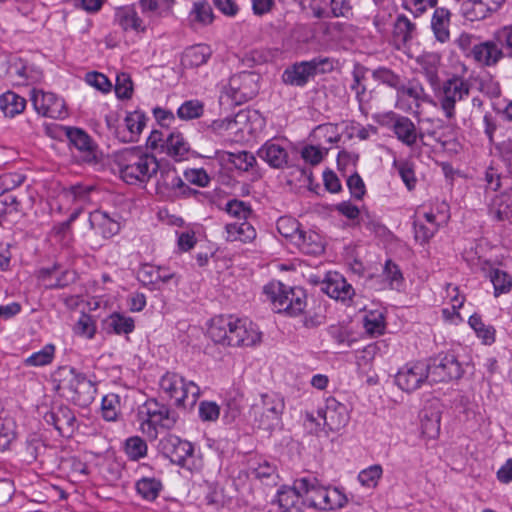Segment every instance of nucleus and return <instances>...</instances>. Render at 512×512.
<instances>
[{
    "instance_id": "obj_25",
    "label": "nucleus",
    "mask_w": 512,
    "mask_h": 512,
    "mask_svg": "<svg viewBox=\"0 0 512 512\" xmlns=\"http://www.w3.org/2000/svg\"><path fill=\"white\" fill-rule=\"evenodd\" d=\"M89 224L96 233L101 234L104 238H110L120 230L118 220L100 210L90 213Z\"/></svg>"
},
{
    "instance_id": "obj_57",
    "label": "nucleus",
    "mask_w": 512,
    "mask_h": 512,
    "mask_svg": "<svg viewBox=\"0 0 512 512\" xmlns=\"http://www.w3.org/2000/svg\"><path fill=\"white\" fill-rule=\"evenodd\" d=\"M438 230V224H426L420 219L414 222L415 239L421 243L428 242Z\"/></svg>"
},
{
    "instance_id": "obj_16",
    "label": "nucleus",
    "mask_w": 512,
    "mask_h": 512,
    "mask_svg": "<svg viewBox=\"0 0 512 512\" xmlns=\"http://www.w3.org/2000/svg\"><path fill=\"white\" fill-rule=\"evenodd\" d=\"M30 99L36 112L42 116L58 119L67 114L64 101L54 93L33 89Z\"/></svg>"
},
{
    "instance_id": "obj_35",
    "label": "nucleus",
    "mask_w": 512,
    "mask_h": 512,
    "mask_svg": "<svg viewBox=\"0 0 512 512\" xmlns=\"http://www.w3.org/2000/svg\"><path fill=\"white\" fill-rule=\"evenodd\" d=\"M115 21L124 30L143 31L142 20L132 7H122L116 11Z\"/></svg>"
},
{
    "instance_id": "obj_51",
    "label": "nucleus",
    "mask_w": 512,
    "mask_h": 512,
    "mask_svg": "<svg viewBox=\"0 0 512 512\" xmlns=\"http://www.w3.org/2000/svg\"><path fill=\"white\" fill-rule=\"evenodd\" d=\"M224 210L229 216L235 218L238 221H246V219L252 213V210L248 204L237 199L229 200L226 203Z\"/></svg>"
},
{
    "instance_id": "obj_28",
    "label": "nucleus",
    "mask_w": 512,
    "mask_h": 512,
    "mask_svg": "<svg viewBox=\"0 0 512 512\" xmlns=\"http://www.w3.org/2000/svg\"><path fill=\"white\" fill-rule=\"evenodd\" d=\"M450 11L446 8H437L431 19V28L435 35V38L441 42L445 43L450 38Z\"/></svg>"
},
{
    "instance_id": "obj_13",
    "label": "nucleus",
    "mask_w": 512,
    "mask_h": 512,
    "mask_svg": "<svg viewBox=\"0 0 512 512\" xmlns=\"http://www.w3.org/2000/svg\"><path fill=\"white\" fill-rule=\"evenodd\" d=\"M429 365L430 384L459 379L463 369L456 356L451 353L440 354Z\"/></svg>"
},
{
    "instance_id": "obj_45",
    "label": "nucleus",
    "mask_w": 512,
    "mask_h": 512,
    "mask_svg": "<svg viewBox=\"0 0 512 512\" xmlns=\"http://www.w3.org/2000/svg\"><path fill=\"white\" fill-rule=\"evenodd\" d=\"M251 473L255 478L265 482L267 485L276 484L278 475L276 467L268 461L258 463L257 466L251 468Z\"/></svg>"
},
{
    "instance_id": "obj_61",
    "label": "nucleus",
    "mask_w": 512,
    "mask_h": 512,
    "mask_svg": "<svg viewBox=\"0 0 512 512\" xmlns=\"http://www.w3.org/2000/svg\"><path fill=\"white\" fill-rule=\"evenodd\" d=\"M7 73L18 84H24L28 79V66L21 59L15 60L9 65Z\"/></svg>"
},
{
    "instance_id": "obj_23",
    "label": "nucleus",
    "mask_w": 512,
    "mask_h": 512,
    "mask_svg": "<svg viewBox=\"0 0 512 512\" xmlns=\"http://www.w3.org/2000/svg\"><path fill=\"white\" fill-rule=\"evenodd\" d=\"M322 290L330 298L341 301L349 300L354 295L353 287L338 273L328 275L326 281L322 284Z\"/></svg>"
},
{
    "instance_id": "obj_46",
    "label": "nucleus",
    "mask_w": 512,
    "mask_h": 512,
    "mask_svg": "<svg viewBox=\"0 0 512 512\" xmlns=\"http://www.w3.org/2000/svg\"><path fill=\"white\" fill-rule=\"evenodd\" d=\"M204 105L199 100H188L181 104L177 110V116L181 120H193L202 116Z\"/></svg>"
},
{
    "instance_id": "obj_64",
    "label": "nucleus",
    "mask_w": 512,
    "mask_h": 512,
    "mask_svg": "<svg viewBox=\"0 0 512 512\" xmlns=\"http://www.w3.org/2000/svg\"><path fill=\"white\" fill-rule=\"evenodd\" d=\"M394 165L398 169V173L406 187L412 190L416 185V177L412 165L408 162H395Z\"/></svg>"
},
{
    "instance_id": "obj_53",
    "label": "nucleus",
    "mask_w": 512,
    "mask_h": 512,
    "mask_svg": "<svg viewBox=\"0 0 512 512\" xmlns=\"http://www.w3.org/2000/svg\"><path fill=\"white\" fill-rule=\"evenodd\" d=\"M494 39L504 49L507 58H512V25H506L497 29L494 33Z\"/></svg>"
},
{
    "instance_id": "obj_31",
    "label": "nucleus",
    "mask_w": 512,
    "mask_h": 512,
    "mask_svg": "<svg viewBox=\"0 0 512 512\" xmlns=\"http://www.w3.org/2000/svg\"><path fill=\"white\" fill-rule=\"evenodd\" d=\"M176 419V414L166 407L153 419L143 421L142 430L151 436H156V428L158 426L165 429H171L175 425Z\"/></svg>"
},
{
    "instance_id": "obj_39",
    "label": "nucleus",
    "mask_w": 512,
    "mask_h": 512,
    "mask_svg": "<svg viewBox=\"0 0 512 512\" xmlns=\"http://www.w3.org/2000/svg\"><path fill=\"white\" fill-rule=\"evenodd\" d=\"M508 194L496 196L489 208L493 217L499 221L512 217V206Z\"/></svg>"
},
{
    "instance_id": "obj_49",
    "label": "nucleus",
    "mask_w": 512,
    "mask_h": 512,
    "mask_svg": "<svg viewBox=\"0 0 512 512\" xmlns=\"http://www.w3.org/2000/svg\"><path fill=\"white\" fill-rule=\"evenodd\" d=\"M372 77L374 80L379 81L382 84L395 89L396 91L401 88V84L403 83L399 75L384 67H380L374 70L372 72Z\"/></svg>"
},
{
    "instance_id": "obj_14",
    "label": "nucleus",
    "mask_w": 512,
    "mask_h": 512,
    "mask_svg": "<svg viewBox=\"0 0 512 512\" xmlns=\"http://www.w3.org/2000/svg\"><path fill=\"white\" fill-rule=\"evenodd\" d=\"M430 383L429 365L424 362H411L404 365L395 375L396 385L405 392H413Z\"/></svg>"
},
{
    "instance_id": "obj_21",
    "label": "nucleus",
    "mask_w": 512,
    "mask_h": 512,
    "mask_svg": "<svg viewBox=\"0 0 512 512\" xmlns=\"http://www.w3.org/2000/svg\"><path fill=\"white\" fill-rule=\"evenodd\" d=\"M322 416L325 425L331 431H339L347 425L350 419L347 406L333 397L326 400Z\"/></svg>"
},
{
    "instance_id": "obj_52",
    "label": "nucleus",
    "mask_w": 512,
    "mask_h": 512,
    "mask_svg": "<svg viewBox=\"0 0 512 512\" xmlns=\"http://www.w3.org/2000/svg\"><path fill=\"white\" fill-rule=\"evenodd\" d=\"M228 161L240 171H248L256 163L254 155L247 151H240L236 153H229Z\"/></svg>"
},
{
    "instance_id": "obj_1",
    "label": "nucleus",
    "mask_w": 512,
    "mask_h": 512,
    "mask_svg": "<svg viewBox=\"0 0 512 512\" xmlns=\"http://www.w3.org/2000/svg\"><path fill=\"white\" fill-rule=\"evenodd\" d=\"M208 334L215 343L228 346H254L261 340V333L254 323L232 315L214 317Z\"/></svg>"
},
{
    "instance_id": "obj_32",
    "label": "nucleus",
    "mask_w": 512,
    "mask_h": 512,
    "mask_svg": "<svg viewBox=\"0 0 512 512\" xmlns=\"http://www.w3.org/2000/svg\"><path fill=\"white\" fill-rule=\"evenodd\" d=\"M165 143L164 153L177 160H181L189 152L188 142L178 131L169 132Z\"/></svg>"
},
{
    "instance_id": "obj_6",
    "label": "nucleus",
    "mask_w": 512,
    "mask_h": 512,
    "mask_svg": "<svg viewBox=\"0 0 512 512\" xmlns=\"http://www.w3.org/2000/svg\"><path fill=\"white\" fill-rule=\"evenodd\" d=\"M298 488L304 490L305 501L320 510H334L342 508L346 502V495L338 488L324 487L316 478L303 477L298 479Z\"/></svg>"
},
{
    "instance_id": "obj_20",
    "label": "nucleus",
    "mask_w": 512,
    "mask_h": 512,
    "mask_svg": "<svg viewBox=\"0 0 512 512\" xmlns=\"http://www.w3.org/2000/svg\"><path fill=\"white\" fill-rule=\"evenodd\" d=\"M499 43L494 39L487 40L476 44L472 47L471 55L473 59L485 67H492L497 65L503 58H506Z\"/></svg>"
},
{
    "instance_id": "obj_4",
    "label": "nucleus",
    "mask_w": 512,
    "mask_h": 512,
    "mask_svg": "<svg viewBox=\"0 0 512 512\" xmlns=\"http://www.w3.org/2000/svg\"><path fill=\"white\" fill-rule=\"evenodd\" d=\"M284 397L276 392L261 394L250 407V416L258 428L271 431L281 425Z\"/></svg>"
},
{
    "instance_id": "obj_3",
    "label": "nucleus",
    "mask_w": 512,
    "mask_h": 512,
    "mask_svg": "<svg viewBox=\"0 0 512 512\" xmlns=\"http://www.w3.org/2000/svg\"><path fill=\"white\" fill-rule=\"evenodd\" d=\"M472 83L460 74H453L435 89L439 108L448 120L456 117V106L466 101L471 93Z\"/></svg>"
},
{
    "instance_id": "obj_60",
    "label": "nucleus",
    "mask_w": 512,
    "mask_h": 512,
    "mask_svg": "<svg viewBox=\"0 0 512 512\" xmlns=\"http://www.w3.org/2000/svg\"><path fill=\"white\" fill-rule=\"evenodd\" d=\"M383 276L391 288H397L402 283L403 276L399 267L391 260L386 261Z\"/></svg>"
},
{
    "instance_id": "obj_56",
    "label": "nucleus",
    "mask_w": 512,
    "mask_h": 512,
    "mask_svg": "<svg viewBox=\"0 0 512 512\" xmlns=\"http://www.w3.org/2000/svg\"><path fill=\"white\" fill-rule=\"evenodd\" d=\"M277 229L282 236L291 238L293 241L297 238L296 235L301 232L299 223L288 217H281L278 219Z\"/></svg>"
},
{
    "instance_id": "obj_38",
    "label": "nucleus",
    "mask_w": 512,
    "mask_h": 512,
    "mask_svg": "<svg viewBox=\"0 0 512 512\" xmlns=\"http://www.w3.org/2000/svg\"><path fill=\"white\" fill-rule=\"evenodd\" d=\"M404 97H409L413 100L416 108H419L421 103L429 100L428 94L425 92L422 85L418 83H410L409 86L401 84V88L397 91V99L400 101Z\"/></svg>"
},
{
    "instance_id": "obj_36",
    "label": "nucleus",
    "mask_w": 512,
    "mask_h": 512,
    "mask_svg": "<svg viewBox=\"0 0 512 512\" xmlns=\"http://www.w3.org/2000/svg\"><path fill=\"white\" fill-rule=\"evenodd\" d=\"M66 136L69 142L79 151H83L91 155L94 150V144L89 135L79 128L67 127Z\"/></svg>"
},
{
    "instance_id": "obj_27",
    "label": "nucleus",
    "mask_w": 512,
    "mask_h": 512,
    "mask_svg": "<svg viewBox=\"0 0 512 512\" xmlns=\"http://www.w3.org/2000/svg\"><path fill=\"white\" fill-rule=\"evenodd\" d=\"M225 239L230 242H251L256 237L255 228L247 221L228 223L225 226Z\"/></svg>"
},
{
    "instance_id": "obj_22",
    "label": "nucleus",
    "mask_w": 512,
    "mask_h": 512,
    "mask_svg": "<svg viewBox=\"0 0 512 512\" xmlns=\"http://www.w3.org/2000/svg\"><path fill=\"white\" fill-rule=\"evenodd\" d=\"M147 117L140 111L128 113L124 119L122 130L116 131V136L123 142H135L138 140L146 125Z\"/></svg>"
},
{
    "instance_id": "obj_37",
    "label": "nucleus",
    "mask_w": 512,
    "mask_h": 512,
    "mask_svg": "<svg viewBox=\"0 0 512 512\" xmlns=\"http://www.w3.org/2000/svg\"><path fill=\"white\" fill-rule=\"evenodd\" d=\"M108 331L115 334H129L134 330V320L120 313L111 314L105 321Z\"/></svg>"
},
{
    "instance_id": "obj_33",
    "label": "nucleus",
    "mask_w": 512,
    "mask_h": 512,
    "mask_svg": "<svg viewBox=\"0 0 512 512\" xmlns=\"http://www.w3.org/2000/svg\"><path fill=\"white\" fill-rule=\"evenodd\" d=\"M26 100L20 95L8 91L0 96V109L6 117H14L24 111Z\"/></svg>"
},
{
    "instance_id": "obj_5",
    "label": "nucleus",
    "mask_w": 512,
    "mask_h": 512,
    "mask_svg": "<svg viewBox=\"0 0 512 512\" xmlns=\"http://www.w3.org/2000/svg\"><path fill=\"white\" fill-rule=\"evenodd\" d=\"M264 294L271 301L277 313L298 316L306 308V294L301 288H291L281 282H271L264 286Z\"/></svg>"
},
{
    "instance_id": "obj_30",
    "label": "nucleus",
    "mask_w": 512,
    "mask_h": 512,
    "mask_svg": "<svg viewBox=\"0 0 512 512\" xmlns=\"http://www.w3.org/2000/svg\"><path fill=\"white\" fill-rule=\"evenodd\" d=\"M417 35L416 24L405 15H398L393 29V37L397 44L406 45Z\"/></svg>"
},
{
    "instance_id": "obj_34",
    "label": "nucleus",
    "mask_w": 512,
    "mask_h": 512,
    "mask_svg": "<svg viewBox=\"0 0 512 512\" xmlns=\"http://www.w3.org/2000/svg\"><path fill=\"white\" fill-rule=\"evenodd\" d=\"M212 54L209 46L199 44L188 48L182 58L184 65L189 67H198L205 64Z\"/></svg>"
},
{
    "instance_id": "obj_17",
    "label": "nucleus",
    "mask_w": 512,
    "mask_h": 512,
    "mask_svg": "<svg viewBox=\"0 0 512 512\" xmlns=\"http://www.w3.org/2000/svg\"><path fill=\"white\" fill-rule=\"evenodd\" d=\"M48 425L54 426L60 435L70 437L76 429V417L73 411L64 405L52 408L43 415Z\"/></svg>"
},
{
    "instance_id": "obj_40",
    "label": "nucleus",
    "mask_w": 512,
    "mask_h": 512,
    "mask_svg": "<svg viewBox=\"0 0 512 512\" xmlns=\"http://www.w3.org/2000/svg\"><path fill=\"white\" fill-rule=\"evenodd\" d=\"M363 325L367 333L381 335L385 330L384 315L379 310L368 311L363 318Z\"/></svg>"
},
{
    "instance_id": "obj_2",
    "label": "nucleus",
    "mask_w": 512,
    "mask_h": 512,
    "mask_svg": "<svg viewBox=\"0 0 512 512\" xmlns=\"http://www.w3.org/2000/svg\"><path fill=\"white\" fill-rule=\"evenodd\" d=\"M114 163L120 177L128 184L147 182L159 169L156 157L139 148H130L115 154Z\"/></svg>"
},
{
    "instance_id": "obj_42",
    "label": "nucleus",
    "mask_w": 512,
    "mask_h": 512,
    "mask_svg": "<svg viewBox=\"0 0 512 512\" xmlns=\"http://www.w3.org/2000/svg\"><path fill=\"white\" fill-rule=\"evenodd\" d=\"M162 489V484L155 478H142L136 483L137 492L146 500H155Z\"/></svg>"
},
{
    "instance_id": "obj_26",
    "label": "nucleus",
    "mask_w": 512,
    "mask_h": 512,
    "mask_svg": "<svg viewBox=\"0 0 512 512\" xmlns=\"http://www.w3.org/2000/svg\"><path fill=\"white\" fill-rule=\"evenodd\" d=\"M251 117V112L248 110H240L233 117H227L224 119L214 120L209 129L218 135H221L224 131H243L244 125Z\"/></svg>"
},
{
    "instance_id": "obj_44",
    "label": "nucleus",
    "mask_w": 512,
    "mask_h": 512,
    "mask_svg": "<svg viewBox=\"0 0 512 512\" xmlns=\"http://www.w3.org/2000/svg\"><path fill=\"white\" fill-rule=\"evenodd\" d=\"M490 280L494 286L495 296L508 293L512 288V277L505 271L495 269L490 272Z\"/></svg>"
},
{
    "instance_id": "obj_29",
    "label": "nucleus",
    "mask_w": 512,
    "mask_h": 512,
    "mask_svg": "<svg viewBox=\"0 0 512 512\" xmlns=\"http://www.w3.org/2000/svg\"><path fill=\"white\" fill-rule=\"evenodd\" d=\"M296 239L294 241L295 244L299 247V249L309 255H320L324 251V245L321 239V236L313 231H303L301 230L298 235H296Z\"/></svg>"
},
{
    "instance_id": "obj_50",
    "label": "nucleus",
    "mask_w": 512,
    "mask_h": 512,
    "mask_svg": "<svg viewBox=\"0 0 512 512\" xmlns=\"http://www.w3.org/2000/svg\"><path fill=\"white\" fill-rule=\"evenodd\" d=\"M125 452L131 460H139L146 455L147 444L138 436L130 437L125 443Z\"/></svg>"
},
{
    "instance_id": "obj_55",
    "label": "nucleus",
    "mask_w": 512,
    "mask_h": 512,
    "mask_svg": "<svg viewBox=\"0 0 512 512\" xmlns=\"http://www.w3.org/2000/svg\"><path fill=\"white\" fill-rule=\"evenodd\" d=\"M133 83L127 73H119L116 76L115 93L120 99H129L132 96Z\"/></svg>"
},
{
    "instance_id": "obj_62",
    "label": "nucleus",
    "mask_w": 512,
    "mask_h": 512,
    "mask_svg": "<svg viewBox=\"0 0 512 512\" xmlns=\"http://www.w3.org/2000/svg\"><path fill=\"white\" fill-rule=\"evenodd\" d=\"M76 279V274L73 271L63 270L57 271V273L53 277V281H49L46 283L47 289H60L68 286L70 283L74 282Z\"/></svg>"
},
{
    "instance_id": "obj_47",
    "label": "nucleus",
    "mask_w": 512,
    "mask_h": 512,
    "mask_svg": "<svg viewBox=\"0 0 512 512\" xmlns=\"http://www.w3.org/2000/svg\"><path fill=\"white\" fill-rule=\"evenodd\" d=\"M101 410L105 420L115 421L120 412V397L113 393L104 396Z\"/></svg>"
},
{
    "instance_id": "obj_63",
    "label": "nucleus",
    "mask_w": 512,
    "mask_h": 512,
    "mask_svg": "<svg viewBox=\"0 0 512 512\" xmlns=\"http://www.w3.org/2000/svg\"><path fill=\"white\" fill-rule=\"evenodd\" d=\"M159 267L151 264H144L138 270V279L143 284H157L159 283Z\"/></svg>"
},
{
    "instance_id": "obj_19",
    "label": "nucleus",
    "mask_w": 512,
    "mask_h": 512,
    "mask_svg": "<svg viewBox=\"0 0 512 512\" xmlns=\"http://www.w3.org/2000/svg\"><path fill=\"white\" fill-rule=\"evenodd\" d=\"M504 0H465L461 4V15L468 21H480L497 11Z\"/></svg>"
},
{
    "instance_id": "obj_24",
    "label": "nucleus",
    "mask_w": 512,
    "mask_h": 512,
    "mask_svg": "<svg viewBox=\"0 0 512 512\" xmlns=\"http://www.w3.org/2000/svg\"><path fill=\"white\" fill-rule=\"evenodd\" d=\"M305 498L304 490L298 488V479L293 487H282L277 493V503L281 512H301V498Z\"/></svg>"
},
{
    "instance_id": "obj_43",
    "label": "nucleus",
    "mask_w": 512,
    "mask_h": 512,
    "mask_svg": "<svg viewBox=\"0 0 512 512\" xmlns=\"http://www.w3.org/2000/svg\"><path fill=\"white\" fill-rule=\"evenodd\" d=\"M55 354V347L52 344L45 345L40 351L34 352L24 360L26 366L41 367L52 362Z\"/></svg>"
},
{
    "instance_id": "obj_10",
    "label": "nucleus",
    "mask_w": 512,
    "mask_h": 512,
    "mask_svg": "<svg viewBox=\"0 0 512 512\" xmlns=\"http://www.w3.org/2000/svg\"><path fill=\"white\" fill-rule=\"evenodd\" d=\"M332 70L333 62L330 58L315 57L309 61L296 62L288 66L281 78L286 85L304 87L316 75Z\"/></svg>"
},
{
    "instance_id": "obj_7",
    "label": "nucleus",
    "mask_w": 512,
    "mask_h": 512,
    "mask_svg": "<svg viewBox=\"0 0 512 512\" xmlns=\"http://www.w3.org/2000/svg\"><path fill=\"white\" fill-rule=\"evenodd\" d=\"M62 378L58 389L62 394L79 406H88L95 398L96 388L93 382L74 368L64 367L60 370Z\"/></svg>"
},
{
    "instance_id": "obj_15",
    "label": "nucleus",
    "mask_w": 512,
    "mask_h": 512,
    "mask_svg": "<svg viewBox=\"0 0 512 512\" xmlns=\"http://www.w3.org/2000/svg\"><path fill=\"white\" fill-rule=\"evenodd\" d=\"M160 174L157 178V191L166 197L180 198L190 196L194 190H192L186 182L177 173L176 169L170 166H163L159 169Z\"/></svg>"
},
{
    "instance_id": "obj_59",
    "label": "nucleus",
    "mask_w": 512,
    "mask_h": 512,
    "mask_svg": "<svg viewBox=\"0 0 512 512\" xmlns=\"http://www.w3.org/2000/svg\"><path fill=\"white\" fill-rule=\"evenodd\" d=\"M365 70L363 67H356L353 71V83L351 84V90L355 92L356 99L360 105L366 101V87L362 84Z\"/></svg>"
},
{
    "instance_id": "obj_41",
    "label": "nucleus",
    "mask_w": 512,
    "mask_h": 512,
    "mask_svg": "<svg viewBox=\"0 0 512 512\" xmlns=\"http://www.w3.org/2000/svg\"><path fill=\"white\" fill-rule=\"evenodd\" d=\"M312 137L314 140L318 141V145L320 146L325 143H337L341 139L340 134L337 132V127L330 123L316 127L312 133Z\"/></svg>"
},
{
    "instance_id": "obj_12",
    "label": "nucleus",
    "mask_w": 512,
    "mask_h": 512,
    "mask_svg": "<svg viewBox=\"0 0 512 512\" xmlns=\"http://www.w3.org/2000/svg\"><path fill=\"white\" fill-rule=\"evenodd\" d=\"M378 123L392 130L397 139L408 147L416 144L418 139L417 129L413 121L393 111L379 115Z\"/></svg>"
},
{
    "instance_id": "obj_48",
    "label": "nucleus",
    "mask_w": 512,
    "mask_h": 512,
    "mask_svg": "<svg viewBox=\"0 0 512 512\" xmlns=\"http://www.w3.org/2000/svg\"><path fill=\"white\" fill-rule=\"evenodd\" d=\"M190 20L202 25L210 24L213 20L210 5L205 1L194 2L193 9L190 12Z\"/></svg>"
},
{
    "instance_id": "obj_9",
    "label": "nucleus",
    "mask_w": 512,
    "mask_h": 512,
    "mask_svg": "<svg viewBox=\"0 0 512 512\" xmlns=\"http://www.w3.org/2000/svg\"><path fill=\"white\" fill-rule=\"evenodd\" d=\"M163 454L170 461L190 472L200 471L203 467L202 458L195 453L194 445L176 435H169L161 441Z\"/></svg>"
},
{
    "instance_id": "obj_18",
    "label": "nucleus",
    "mask_w": 512,
    "mask_h": 512,
    "mask_svg": "<svg viewBox=\"0 0 512 512\" xmlns=\"http://www.w3.org/2000/svg\"><path fill=\"white\" fill-rule=\"evenodd\" d=\"M257 154L260 159L275 169H284L291 165L287 146L275 140L266 141Z\"/></svg>"
},
{
    "instance_id": "obj_58",
    "label": "nucleus",
    "mask_w": 512,
    "mask_h": 512,
    "mask_svg": "<svg viewBox=\"0 0 512 512\" xmlns=\"http://www.w3.org/2000/svg\"><path fill=\"white\" fill-rule=\"evenodd\" d=\"M327 152L328 148L326 147H321L320 145H309L302 149L301 156L311 165H317L322 161Z\"/></svg>"
},
{
    "instance_id": "obj_54",
    "label": "nucleus",
    "mask_w": 512,
    "mask_h": 512,
    "mask_svg": "<svg viewBox=\"0 0 512 512\" xmlns=\"http://www.w3.org/2000/svg\"><path fill=\"white\" fill-rule=\"evenodd\" d=\"M383 473L382 467L378 464L362 470L358 475L359 482L368 488L375 487Z\"/></svg>"
},
{
    "instance_id": "obj_11",
    "label": "nucleus",
    "mask_w": 512,
    "mask_h": 512,
    "mask_svg": "<svg viewBox=\"0 0 512 512\" xmlns=\"http://www.w3.org/2000/svg\"><path fill=\"white\" fill-rule=\"evenodd\" d=\"M259 76L256 73L244 71L233 75L226 86H224L221 100H230L232 104L240 105L258 93Z\"/></svg>"
},
{
    "instance_id": "obj_8",
    "label": "nucleus",
    "mask_w": 512,
    "mask_h": 512,
    "mask_svg": "<svg viewBox=\"0 0 512 512\" xmlns=\"http://www.w3.org/2000/svg\"><path fill=\"white\" fill-rule=\"evenodd\" d=\"M159 389L178 407H193L200 396L198 385L174 372H167L160 378Z\"/></svg>"
}]
</instances>
